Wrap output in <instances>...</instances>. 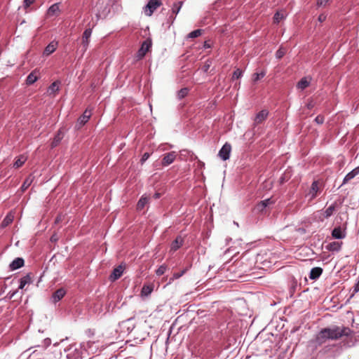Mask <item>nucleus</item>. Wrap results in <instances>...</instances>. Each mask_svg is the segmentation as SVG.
Listing matches in <instances>:
<instances>
[{
	"instance_id": "obj_38",
	"label": "nucleus",
	"mask_w": 359,
	"mask_h": 359,
	"mask_svg": "<svg viewBox=\"0 0 359 359\" xmlns=\"http://www.w3.org/2000/svg\"><path fill=\"white\" fill-rule=\"evenodd\" d=\"M211 65H212V61L210 60H207L205 62L203 66L202 67V70L204 72H208V71L209 70Z\"/></svg>"
},
{
	"instance_id": "obj_29",
	"label": "nucleus",
	"mask_w": 359,
	"mask_h": 359,
	"mask_svg": "<svg viewBox=\"0 0 359 359\" xmlns=\"http://www.w3.org/2000/svg\"><path fill=\"white\" fill-rule=\"evenodd\" d=\"M336 209V203H334L329 206L323 213V215L325 218L330 217Z\"/></svg>"
},
{
	"instance_id": "obj_6",
	"label": "nucleus",
	"mask_w": 359,
	"mask_h": 359,
	"mask_svg": "<svg viewBox=\"0 0 359 359\" xmlns=\"http://www.w3.org/2000/svg\"><path fill=\"white\" fill-rule=\"evenodd\" d=\"M231 150V144L229 143L224 144L219 151V156L224 161L229 159Z\"/></svg>"
},
{
	"instance_id": "obj_36",
	"label": "nucleus",
	"mask_w": 359,
	"mask_h": 359,
	"mask_svg": "<svg viewBox=\"0 0 359 359\" xmlns=\"http://www.w3.org/2000/svg\"><path fill=\"white\" fill-rule=\"evenodd\" d=\"M202 34L201 29H196L191 32H190L188 35L189 38H196L200 36Z\"/></svg>"
},
{
	"instance_id": "obj_2",
	"label": "nucleus",
	"mask_w": 359,
	"mask_h": 359,
	"mask_svg": "<svg viewBox=\"0 0 359 359\" xmlns=\"http://www.w3.org/2000/svg\"><path fill=\"white\" fill-rule=\"evenodd\" d=\"M151 46V41L149 39H147L141 45L140 48L138 50L135 55V60H142L147 53L149 50Z\"/></svg>"
},
{
	"instance_id": "obj_31",
	"label": "nucleus",
	"mask_w": 359,
	"mask_h": 359,
	"mask_svg": "<svg viewBox=\"0 0 359 359\" xmlns=\"http://www.w3.org/2000/svg\"><path fill=\"white\" fill-rule=\"evenodd\" d=\"M183 4V1H178L173 4L172 7V13L175 15L174 18H175L176 15L180 12Z\"/></svg>"
},
{
	"instance_id": "obj_25",
	"label": "nucleus",
	"mask_w": 359,
	"mask_h": 359,
	"mask_svg": "<svg viewBox=\"0 0 359 359\" xmlns=\"http://www.w3.org/2000/svg\"><path fill=\"white\" fill-rule=\"evenodd\" d=\"M60 84V81H55L53 82L48 88V93L49 95L55 94L56 92L59 90V86Z\"/></svg>"
},
{
	"instance_id": "obj_30",
	"label": "nucleus",
	"mask_w": 359,
	"mask_h": 359,
	"mask_svg": "<svg viewBox=\"0 0 359 359\" xmlns=\"http://www.w3.org/2000/svg\"><path fill=\"white\" fill-rule=\"evenodd\" d=\"M26 161H27V157L23 155H21L16 159V161H15V163L13 164V166L15 168H19L25 163Z\"/></svg>"
},
{
	"instance_id": "obj_43",
	"label": "nucleus",
	"mask_w": 359,
	"mask_h": 359,
	"mask_svg": "<svg viewBox=\"0 0 359 359\" xmlns=\"http://www.w3.org/2000/svg\"><path fill=\"white\" fill-rule=\"evenodd\" d=\"M325 121V118L322 115H318L315 118V122H316L318 124H323Z\"/></svg>"
},
{
	"instance_id": "obj_28",
	"label": "nucleus",
	"mask_w": 359,
	"mask_h": 359,
	"mask_svg": "<svg viewBox=\"0 0 359 359\" xmlns=\"http://www.w3.org/2000/svg\"><path fill=\"white\" fill-rule=\"evenodd\" d=\"M149 198L146 196H142L137 204V209L138 210H142L144 208L146 204H147Z\"/></svg>"
},
{
	"instance_id": "obj_10",
	"label": "nucleus",
	"mask_w": 359,
	"mask_h": 359,
	"mask_svg": "<svg viewBox=\"0 0 359 359\" xmlns=\"http://www.w3.org/2000/svg\"><path fill=\"white\" fill-rule=\"evenodd\" d=\"M175 158H176V154L174 151H172V152L165 154L164 157L162 160V165L163 166H167V165L171 164L174 161Z\"/></svg>"
},
{
	"instance_id": "obj_22",
	"label": "nucleus",
	"mask_w": 359,
	"mask_h": 359,
	"mask_svg": "<svg viewBox=\"0 0 359 359\" xmlns=\"http://www.w3.org/2000/svg\"><path fill=\"white\" fill-rule=\"evenodd\" d=\"M286 17V13L285 11H277L273 16V22L279 23L282 20Z\"/></svg>"
},
{
	"instance_id": "obj_42",
	"label": "nucleus",
	"mask_w": 359,
	"mask_h": 359,
	"mask_svg": "<svg viewBox=\"0 0 359 359\" xmlns=\"http://www.w3.org/2000/svg\"><path fill=\"white\" fill-rule=\"evenodd\" d=\"M269 203H270V199H266V200L261 201L259 203V204L258 205V206L261 210H263V209L265 208Z\"/></svg>"
},
{
	"instance_id": "obj_40",
	"label": "nucleus",
	"mask_w": 359,
	"mask_h": 359,
	"mask_svg": "<svg viewBox=\"0 0 359 359\" xmlns=\"http://www.w3.org/2000/svg\"><path fill=\"white\" fill-rule=\"evenodd\" d=\"M286 53V50L285 49L283 48H280L277 51H276V56L277 58L278 59H280L282 58L284 55Z\"/></svg>"
},
{
	"instance_id": "obj_21",
	"label": "nucleus",
	"mask_w": 359,
	"mask_h": 359,
	"mask_svg": "<svg viewBox=\"0 0 359 359\" xmlns=\"http://www.w3.org/2000/svg\"><path fill=\"white\" fill-rule=\"evenodd\" d=\"M311 79H309L308 77H303L298 83H297V88L302 90L305 89L307 88L310 84Z\"/></svg>"
},
{
	"instance_id": "obj_41",
	"label": "nucleus",
	"mask_w": 359,
	"mask_h": 359,
	"mask_svg": "<svg viewBox=\"0 0 359 359\" xmlns=\"http://www.w3.org/2000/svg\"><path fill=\"white\" fill-rule=\"evenodd\" d=\"M167 267L165 265H161L159 266V268L156 270V273L157 276H162L165 273L166 271Z\"/></svg>"
},
{
	"instance_id": "obj_14",
	"label": "nucleus",
	"mask_w": 359,
	"mask_h": 359,
	"mask_svg": "<svg viewBox=\"0 0 359 359\" xmlns=\"http://www.w3.org/2000/svg\"><path fill=\"white\" fill-rule=\"evenodd\" d=\"M66 291L63 288L57 290L52 296L53 302L56 303L60 301L65 294Z\"/></svg>"
},
{
	"instance_id": "obj_5",
	"label": "nucleus",
	"mask_w": 359,
	"mask_h": 359,
	"mask_svg": "<svg viewBox=\"0 0 359 359\" xmlns=\"http://www.w3.org/2000/svg\"><path fill=\"white\" fill-rule=\"evenodd\" d=\"M92 115L91 109H86L83 114L79 118L77 123L75 126L76 129H80L84 126L90 119Z\"/></svg>"
},
{
	"instance_id": "obj_12",
	"label": "nucleus",
	"mask_w": 359,
	"mask_h": 359,
	"mask_svg": "<svg viewBox=\"0 0 359 359\" xmlns=\"http://www.w3.org/2000/svg\"><path fill=\"white\" fill-rule=\"evenodd\" d=\"M359 175V166L349 172L343 180V184L348 183L350 180L353 179L356 175Z\"/></svg>"
},
{
	"instance_id": "obj_34",
	"label": "nucleus",
	"mask_w": 359,
	"mask_h": 359,
	"mask_svg": "<svg viewBox=\"0 0 359 359\" xmlns=\"http://www.w3.org/2000/svg\"><path fill=\"white\" fill-rule=\"evenodd\" d=\"M266 75V72L262 71L260 73H255L252 76V81L253 82H257L259 79H262Z\"/></svg>"
},
{
	"instance_id": "obj_47",
	"label": "nucleus",
	"mask_w": 359,
	"mask_h": 359,
	"mask_svg": "<svg viewBox=\"0 0 359 359\" xmlns=\"http://www.w3.org/2000/svg\"><path fill=\"white\" fill-rule=\"evenodd\" d=\"M325 18H326V17H325V15L321 14V15H319V17H318V20H319L320 22H323V21L325 20Z\"/></svg>"
},
{
	"instance_id": "obj_44",
	"label": "nucleus",
	"mask_w": 359,
	"mask_h": 359,
	"mask_svg": "<svg viewBox=\"0 0 359 359\" xmlns=\"http://www.w3.org/2000/svg\"><path fill=\"white\" fill-rule=\"evenodd\" d=\"M330 0H318L317 5L319 7L325 6Z\"/></svg>"
},
{
	"instance_id": "obj_7",
	"label": "nucleus",
	"mask_w": 359,
	"mask_h": 359,
	"mask_svg": "<svg viewBox=\"0 0 359 359\" xmlns=\"http://www.w3.org/2000/svg\"><path fill=\"white\" fill-rule=\"evenodd\" d=\"M92 34V29L90 28L86 29L82 36V41L81 44L83 47L84 51H86L88 48V46L90 43V38Z\"/></svg>"
},
{
	"instance_id": "obj_37",
	"label": "nucleus",
	"mask_w": 359,
	"mask_h": 359,
	"mask_svg": "<svg viewBox=\"0 0 359 359\" xmlns=\"http://www.w3.org/2000/svg\"><path fill=\"white\" fill-rule=\"evenodd\" d=\"M187 94H188V89L184 88H182L180 90L178 91L177 96L180 99H182L184 97H186Z\"/></svg>"
},
{
	"instance_id": "obj_20",
	"label": "nucleus",
	"mask_w": 359,
	"mask_h": 359,
	"mask_svg": "<svg viewBox=\"0 0 359 359\" xmlns=\"http://www.w3.org/2000/svg\"><path fill=\"white\" fill-rule=\"evenodd\" d=\"M32 282L31 274L27 273L20 278L19 289H23L27 284H30Z\"/></svg>"
},
{
	"instance_id": "obj_16",
	"label": "nucleus",
	"mask_w": 359,
	"mask_h": 359,
	"mask_svg": "<svg viewBox=\"0 0 359 359\" xmlns=\"http://www.w3.org/2000/svg\"><path fill=\"white\" fill-rule=\"evenodd\" d=\"M60 13L59 3H56L50 6L48 9L47 15L48 16L58 15Z\"/></svg>"
},
{
	"instance_id": "obj_4",
	"label": "nucleus",
	"mask_w": 359,
	"mask_h": 359,
	"mask_svg": "<svg viewBox=\"0 0 359 359\" xmlns=\"http://www.w3.org/2000/svg\"><path fill=\"white\" fill-rule=\"evenodd\" d=\"M321 190L322 183L318 180L313 181L308 194L311 196L310 201L314 199L320 193Z\"/></svg>"
},
{
	"instance_id": "obj_9",
	"label": "nucleus",
	"mask_w": 359,
	"mask_h": 359,
	"mask_svg": "<svg viewBox=\"0 0 359 359\" xmlns=\"http://www.w3.org/2000/svg\"><path fill=\"white\" fill-rule=\"evenodd\" d=\"M269 112L267 110L264 109L259 111L255 116L254 119V125L257 126L259 124H261L263 121H264L267 116H268Z\"/></svg>"
},
{
	"instance_id": "obj_35",
	"label": "nucleus",
	"mask_w": 359,
	"mask_h": 359,
	"mask_svg": "<svg viewBox=\"0 0 359 359\" xmlns=\"http://www.w3.org/2000/svg\"><path fill=\"white\" fill-rule=\"evenodd\" d=\"M243 76V71L240 69H236L233 74H232V77H231V79L232 80H235V79H240L241 76Z\"/></svg>"
},
{
	"instance_id": "obj_48",
	"label": "nucleus",
	"mask_w": 359,
	"mask_h": 359,
	"mask_svg": "<svg viewBox=\"0 0 359 359\" xmlns=\"http://www.w3.org/2000/svg\"><path fill=\"white\" fill-rule=\"evenodd\" d=\"M287 180L285 179V177H281L280 179V184H283L285 181H286Z\"/></svg>"
},
{
	"instance_id": "obj_51",
	"label": "nucleus",
	"mask_w": 359,
	"mask_h": 359,
	"mask_svg": "<svg viewBox=\"0 0 359 359\" xmlns=\"http://www.w3.org/2000/svg\"><path fill=\"white\" fill-rule=\"evenodd\" d=\"M242 260H243L242 262H243L244 261H247V260H248V259L245 257V256H243V257H242Z\"/></svg>"
},
{
	"instance_id": "obj_1",
	"label": "nucleus",
	"mask_w": 359,
	"mask_h": 359,
	"mask_svg": "<svg viewBox=\"0 0 359 359\" xmlns=\"http://www.w3.org/2000/svg\"><path fill=\"white\" fill-rule=\"evenodd\" d=\"M351 333V330L348 327L334 325L322 329L316 336V341L323 344L327 339L337 340L344 336L348 337Z\"/></svg>"
},
{
	"instance_id": "obj_39",
	"label": "nucleus",
	"mask_w": 359,
	"mask_h": 359,
	"mask_svg": "<svg viewBox=\"0 0 359 359\" xmlns=\"http://www.w3.org/2000/svg\"><path fill=\"white\" fill-rule=\"evenodd\" d=\"M185 272H186V269L182 270L180 272L174 273L172 275V277L170 278V280H174L175 279L180 278L181 276H182L184 274Z\"/></svg>"
},
{
	"instance_id": "obj_24",
	"label": "nucleus",
	"mask_w": 359,
	"mask_h": 359,
	"mask_svg": "<svg viewBox=\"0 0 359 359\" xmlns=\"http://www.w3.org/2000/svg\"><path fill=\"white\" fill-rule=\"evenodd\" d=\"M14 219V215L11 212L8 213L1 222V226L6 227L12 223Z\"/></svg>"
},
{
	"instance_id": "obj_50",
	"label": "nucleus",
	"mask_w": 359,
	"mask_h": 359,
	"mask_svg": "<svg viewBox=\"0 0 359 359\" xmlns=\"http://www.w3.org/2000/svg\"><path fill=\"white\" fill-rule=\"evenodd\" d=\"M154 197L155 198H158L160 197V194H155Z\"/></svg>"
},
{
	"instance_id": "obj_52",
	"label": "nucleus",
	"mask_w": 359,
	"mask_h": 359,
	"mask_svg": "<svg viewBox=\"0 0 359 359\" xmlns=\"http://www.w3.org/2000/svg\"><path fill=\"white\" fill-rule=\"evenodd\" d=\"M59 221H60V218H59V217H57L56 218V219H55V222H59Z\"/></svg>"
},
{
	"instance_id": "obj_17",
	"label": "nucleus",
	"mask_w": 359,
	"mask_h": 359,
	"mask_svg": "<svg viewBox=\"0 0 359 359\" xmlns=\"http://www.w3.org/2000/svg\"><path fill=\"white\" fill-rule=\"evenodd\" d=\"M39 78V73L36 71L32 72L27 77L26 82L28 85H32L35 83Z\"/></svg>"
},
{
	"instance_id": "obj_13",
	"label": "nucleus",
	"mask_w": 359,
	"mask_h": 359,
	"mask_svg": "<svg viewBox=\"0 0 359 359\" xmlns=\"http://www.w3.org/2000/svg\"><path fill=\"white\" fill-rule=\"evenodd\" d=\"M24 259L20 257L15 258L10 264L11 270H16L24 265Z\"/></svg>"
},
{
	"instance_id": "obj_11",
	"label": "nucleus",
	"mask_w": 359,
	"mask_h": 359,
	"mask_svg": "<svg viewBox=\"0 0 359 359\" xmlns=\"http://www.w3.org/2000/svg\"><path fill=\"white\" fill-rule=\"evenodd\" d=\"M184 243V238L181 236H177L176 238L172 242L170 245V250L172 251L177 250Z\"/></svg>"
},
{
	"instance_id": "obj_26",
	"label": "nucleus",
	"mask_w": 359,
	"mask_h": 359,
	"mask_svg": "<svg viewBox=\"0 0 359 359\" xmlns=\"http://www.w3.org/2000/svg\"><path fill=\"white\" fill-rule=\"evenodd\" d=\"M154 290V286L152 285H144L141 290V294L142 296H148Z\"/></svg>"
},
{
	"instance_id": "obj_46",
	"label": "nucleus",
	"mask_w": 359,
	"mask_h": 359,
	"mask_svg": "<svg viewBox=\"0 0 359 359\" xmlns=\"http://www.w3.org/2000/svg\"><path fill=\"white\" fill-rule=\"evenodd\" d=\"M34 1L35 0H24L25 8H29Z\"/></svg>"
},
{
	"instance_id": "obj_18",
	"label": "nucleus",
	"mask_w": 359,
	"mask_h": 359,
	"mask_svg": "<svg viewBox=\"0 0 359 359\" xmlns=\"http://www.w3.org/2000/svg\"><path fill=\"white\" fill-rule=\"evenodd\" d=\"M332 236L334 238L341 239L346 236L345 233L342 231L340 226L335 227L332 231Z\"/></svg>"
},
{
	"instance_id": "obj_27",
	"label": "nucleus",
	"mask_w": 359,
	"mask_h": 359,
	"mask_svg": "<svg viewBox=\"0 0 359 359\" xmlns=\"http://www.w3.org/2000/svg\"><path fill=\"white\" fill-rule=\"evenodd\" d=\"M62 137H63V134L60 130H59L58 133H57V135L53 138V140L51 143V147H57L59 144V143L60 142Z\"/></svg>"
},
{
	"instance_id": "obj_32",
	"label": "nucleus",
	"mask_w": 359,
	"mask_h": 359,
	"mask_svg": "<svg viewBox=\"0 0 359 359\" xmlns=\"http://www.w3.org/2000/svg\"><path fill=\"white\" fill-rule=\"evenodd\" d=\"M34 177L29 175L23 182L21 189L22 191H25L32 184Z\"/></svg>"
},
{
	"instance_id": "obj_8",
	"label": "nucleus",
	"mask_w": 359,
	"mask_h": 359,
	"mask_svg": "<svg viewBox=\"0 0 359 359\" xmlns=\"http://www.w3.org/2000/svg\"><path fill=\"white\" fill-rule=\"evenodd\" d=\"M123 270L124 268L121 265L115 268L109 276V280L112 282L118 280L122 276Z\"/></svg>"
},
{
	"instance_id": "obj_33",
	"label": "nucleus",
	"mask_w": 359,
	"mask_h": 359,
	"mask_svg": "<svg viewBox=\"0 0 359 359\" xmlns=\"http://www.w3.org/2000/svg\"><path fill=\"white\" fill-rule=\"evenodd\" d=\"M69 353L67 354V359H78L79 353L76 350L71 351V349L68 350Z\"/></svg>"
},
{
	"instance_id": "obj_45",
	"label": "nucleus",
	"mask_w": 359,
	"mask_h": 359,
	"mask_svg": "<svg viewBox=\"0 0 359 359\" xmlns=\"http://www.w3.org/2000/svg\"><path fill=\"white\" fill-rule=\"evenodd\" d=\"M150 156V154L148 152H145L142 156V158L140 160V162L142 164H143Z\"/></svg>"
},
{
	"instance_id": "obj_49",
	"label": "nucleus",
	"mask_w": 359,
	"mask_h": 359,
	"mask_svg": "<svg viewBox=\"0 0 359 359\" xmlns=\"http://www.w3.org/2000/svg\"><path fill=\"white\" fill-rule=\"evenodd\" d=\"M204 47L206 48H208L210 47V46L207 42H205Z\"/></svg>"
},
{
	"instance_id": "obj_23",
	"label": "nucleus",
	"mask_w": 359,
	"mask_h": 359,
	"mask_svg": "<svg viewBox=\"0 0 359 359\" xmlns=\"http://www.w3.org/2000/svg\"><path fill=\"white\" fill-rule=\"evenodd\" d=\"M57 48V43L51 42L45 48L43 54L49 55L53 53Z\"/></svg>"
},
{
	"instance_id": "obj_19",
	"label": "nucleus",
	"mask_w": 359,
	"mask_h": 359,
	"mask_svg": "<svg viewBox=\"0 0 359 359\" xmlns=\"http://www.w3.org/2000/svg\"><path fill=\"white\" fill-rule=\"evenodd\" d=\"M342 245V242L339 241H333L332 243H330L326 248L329 251H339L341 249Z\"/></svg>"
},
{
	"instance_id": "obj_15",
	"label": "nucleus",
	"mask_w": 359,
	"mask_h": 359,
	"mask_svg": "<svg viewBox=\"0 0 359 359\" xmlns=\"http://www.w3.org/2000/svg\"><path fill=\"white\" fill-rule=\"evenodd\" d=\"M323 273V269L320 267H314L311 270L309 278L311 280L318 278Z\"/></svg>"
},
{
	"instance_id": "obj_54",
	"label": "nucleus",
	"mask_w": 359,
	"mask_h": 359,
	"mask_svg": "<svg viewBox=\"0 0 359 359\" xmlns=\"http://www.w3.org/2000/svg\"><path fill=\"white\" fill-rule=\"evenodd\" d=\"M55 240V238L51 237V241Z\"/></svg>"
},
{
	"instance_id": "obj_3",
	"label": "nucleus",
	"mask_w": 359,
	"mask_h": 359,
	"mask_svg": "<svg viewBox=\"0 0 359 359\" xmlns=\"http://www.w3.org/2000/svg\"><path fill=\"white\" fill-rule=\"evenodd\" d=\"M161 4V0H149L144 7V14L147 16H151Z\"/></svg>"
},
{
	"instance_id": "obj_53",
	"label": "nucleus",
	"mask_w": 359,
	"mask_h": 359,
	"mask_svg": "<svg viewBox=\"0 0 359 359\" xmlns=\"http://www.w3.org/2000/svg\"><path fill=\"white\" fill-rule=\"evenodd\" d=\"M199 163L200 164H203V166L204 165V163L203 162H201V161H199Z\"/></svg>"
},
{
	"instance_id": "obj_55",
	"label": "nucleus",
	"mask_w": 359,
	"mask_h": 359,
	"mask_svg": "<svg viewBox=\"0 0 359 359\" xmlns=\"http://www.w3.org/2000/svg\"><path fill=\"white\" fill-rule=\"evenodd\" d=\"M55 240V238L51 237V241Z\"/></svg>"
}]
</instances>
